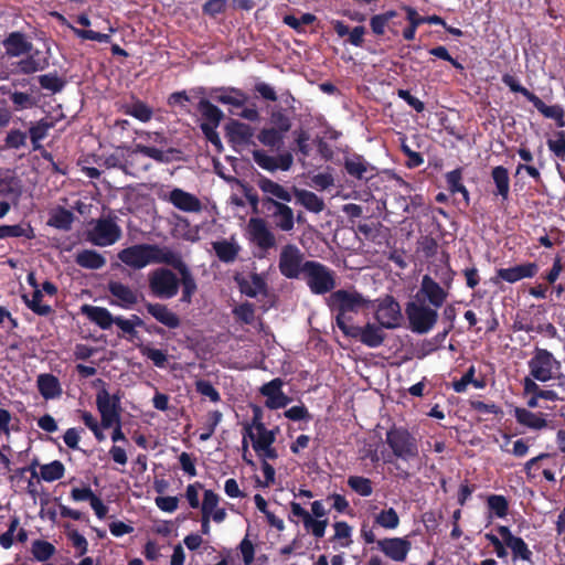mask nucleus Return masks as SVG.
Returning a JSON list of instances; mask_svg holds the SVG:
<instances>
[{"mask_svg":"<svg viewBox=\"0 0 565 565\" xmlns=\"http://www.w3.org/2000/svg\"><path fill=\"white\" fill-rule=\"evenodd\" d=\"M367 301L363 296L356 291H348L339 289L333 291L328 300V306L331 311H337L335 323L337 327L343 332L345 331L352 321V317L348 316V312H358L363 308Z\"/></svg>","mask_w":565,"mask_h":565,"instance_id":"1","label":"nucleus"},{"mask_svg":"<svg viewBox=\"0 0 565 565\" xmlns=\"http://www.w3.org/2000/svg\"><path fill=\"white\" fill-rule=\"evenodd\" d=\"M502 82L511 92L520 93L524 96L544 118L554 120L557 128L565 127V109L562 105H546L537 95L522 86L520 82L510 74H504Z\"/></svg>","mask_w":565,"mask_h":565,"instance_id":"2","label":"nucleus"},{"mask_svg":"<svg viewBox=\"0 0 565 565\" xmlns=\"http://www.w3.org/2000/svg\"><path fill=\"white\" fill-rule=\"evenodd\" d=\"M531 379L539 382L565 379L562 373V364L547 349L536 347L532 358L527 361Z\"/></svg>","mask_w":565,"mask_h":565,"instance_id":"3","label":"nucleus"},{"mask_svg":"<svg viewBox=\"0 0 565 565\" xmlns=\"http://www.w3.org/2000/svg\"><path fill=\"white\" fill-rule=\"evenodd\" d=\"M438 309L424 303L419 298H414L405 306V315L408 328L417 334H426L434 329L438 321Z\"/></svg>","mask_w":565,"mask_h":565,"instance_id":"4","label":"nucleus"},{"mask_svg":"<svg viewBox=\"0 0 565 565\" xmlns=\"http://www.w3.org/2000/svg\"><path fill=\"white\" fill-rule=\"evenodd\" d=\"M303 279L313 295L331 292L335 286V271L317 260H306Z\"/></svg>","mask_w":565,"mask_h":565,"instance_id":"5","label":"nucleus"},{"mask_svg":"<svg viewBox=\"0 0 565 565\" xmlns=\"http://www.w3.org/2000/svg\"><path fill=\"white\" fill-rule=\"evenodd\" d=\"M246 237L256 247L257 252L254 253V256L257 258L266 257L270 249L277 247L276 235L263 217H250L248 220Z\"/></svg>","mask_w":565,"mask_h":565,"instance_id":"6","label":"nucleus"},{"mask_svg":"<svg viewBox=\"0 0 565 565\" xmlns=\"http://www.w3.org/2000/svg\"><path fill=\"white\" fill-rule=\"evenodd\" d=\"M148 282L151 295L159 299L175 297L180 288L179 277L167 267H159L150 271Z\"/></svg>","mask_w":565,"mask_h":565,"instance_id":"7","label":"nucleus"},{"mask_svg":"<svg viewBox=\"0 0 565 565\" xmlns=\"http://www.w3.org/2000/svg\"><path fill=\"white\" fill-rule=\"evenodd\" d=\"M386 444L393 455L402 460L409 461L418 457L417 440L407 429L394 427L387 430Z\"/></svg>","mask_w":565,"mask_h":565,"instance_id":"8","label":"nucleus"},{"mask_svg":"<svg viewBox=\"0 0 565 565\" xmlns=\"http://www.w3.org/2000/svg\"><path fill=\"white\" fill-rule=\"evenodd\" d=\"M266 217L273 220L275 227L282 232H290L295 227V215L292 209L270 196L262 199V210Z\"/></svg>","mask_w":565,"mask_h":565,"instance_id":"9","label":"nucleus"},{"mask_svg":"<svg viewBox=\"0 0 565 565\" xmlns=\"http://www.w3.org/2000/svg\"><path fill=\"white\" fill-rule=\"evenodd\" d=\"M96 406L100 414V426L108 429L121 419V395L113 394L103 387L96 394Z\"/></svg>","mask_w":565,"mask_h":565,"instance_id":"10","label":"nucleus"},{"mask_svg":"<svg viewBox=\"0 0 565 565\" xmlns=\"http://www.w3.org/2000/svg\"><path fill=\"white\" fill-rule=\"evenodd\" d=\"M305 255L300 248L289 243L282 246L280 250L278 268L284 277L298 279L305 273Z\"/></svg>","mask_w":565,"mask_h":565,"instance_id":"11","label":"nucleus"},{"mask_svg":"<svg viewBox=\"0 0 565 565\" xmlns=\"http://www.w3.org/2000/svg\"><path fill=\"white\" fill-rule=\"evenodd\" d=\"M374 316L381 327L390 330L398 328L403 319L401 305L391 295L379 301Z\"/></svg>","mask_w":565,"mask_h":565,"instance_id":"12","label":"nucleus"},{"mask_svg":"<svg viewBox=\"0 0 565 565\" xmlns=\"http://www.w3.org/2000/svg\"><path fill=\"white\" fill-rule=\"evenodd\" d=\"M384 327L381 324H375L367 322L364 327L351 326L342 333L355 340H359L362 344L369 348H379L381 347L386 338L385 332L383 331Z\"/></svg>","mask_w":565,"mask_h":565,"instance_id":"13","label":"nucleus"},{"mask_svg":"<svg viewBox=\"0 0 565 565\" xmlns=\"http://www.w3.org/2000/svg\"><path fill=\"white\" fill-rule=\"evenodd\" d=\"M449 291L438 284L429 275H424L420 281V287L414 298H419L424 303H427L436 309L444 306Z\"/></svg>","mask_w":565,"mask_h":565,"instance_id":"14","label":"nucleus"},{"mask_svg":"<svg viewBox=\"0 0 565 565\" xmlns=\"http://www.w3.org/2000/svg\"><path fill=\"white\" fill-rule=\"evenodd\" d=\"M254 162L268 172L289 171L294 164V156L290 151H284L277 156L268 154L264 149H256L252 152Z\"/></svg>","mask_w":565,"mask_h":565,"instance_id":"15","label":"nucleus"},{"mask_svg":"<svg viewBox=\"0 0 565 565\" xmlns=\"http://www.w3.org/2000/svg\"><path fill=\"white\" fill-rule=\"evenodd\" d=\"M121 236V230L111 218H99L89 231L88 238L96 246H109Z\"/></svg>","mask_w":565,"mask_h":565,"instance_id":"16","label":"nucleus"},{"mask_svg":"<svg viewBox=\"0 0 565 565\" xmlns=\"http://www.w3.org/2000/svg\"><path fill=\"white\" fill-rule=\"evenodd\" d=\"M118 259L125 265L141 269L152 264V244H136L121 249L118 253Z\"/></svg>","mask_w":565,"mask_h":565,"instance_id":"17","label":"nucleus"},{"mask_svg":"<svg viewBox=\"0 0 565 565\" xmlns=\"http://www.w3.org/2000/svg\"><path fill=\"white\" fill-rule=\"evenodd\" d=\"M377 550L387 558L403 563L412 550V542L407 537H385L377 541Z\"/></svg>","mask_w":565,"mask_h":565,"instance_id":"18","label":"nucleus"},{"mask_svg":"<svg viewBox=\"0 0 565 565\" xmlns=\"http://www.w3.org/2000/svg\"><path fill=\"white\" fill-rule=\"evenodd\" d=\"M497 532L502 537L507 547L511 550L513 562L521 559L532 563L533 553L522 537L513 535L507 525H498Z\"/></svg>","mask_w":565,"mask_h":565,"instance_id":"19","label":"nucleus"},{"mask_svg":"<svg viewBox=\"0 0 565 565\" xmlns=\"http://www.w3.org/2000/svg\"><path fill=\"white\" fill-rule=\"evenodd\" d=\"M539 271L536 263L519 264L509 268H499L495 271V277L492 282L498 285L499 279L509 284H515L524 278H533Z\"/></svg>","mask_w":565,"mask_h":565,"instance_id":"20","label":"nucleus"},{"mask_svg":"<svg viewBox=\"0 0 565 565\" xmlns=\"http://www.w3.org/2000/svg\"><path fill=\"white\" fill-rule=\"evenodd\" d=\"M107 290L115 298V300L110 301L114 306L130 309L139 301V292L120 281H108Z\"/></svg>","mask_w":565,"mask_h":565,"instance_id":"21","label":"nucleus"},{"mask_svg":"<svg viewBox=\"0 0 565 565\" xmlns=\"http://www.w3.org/2000/svg\"><path fill=\"white\" fill-rule=\"evenodd\" d=\"M343 167L345 172L356 180L369 181L376 175V168L356 153L345 157Z\"/></svg>","mask_w":565,"mask_h":565,"instance_id":"22","label":"nucleus"},{"mask_svg":"<svg viewBox=\"0 0 565 565\" xmlns=\"http://www.w3.org/2000/svg\"><path fill=\"white\" fill-rule=\"evenodd\" d=\"M143 307L153 319L164 327L169 329H177L181 326L180 317L170 310L167 305L143 300Z\"/></svg>","mask_w":565,"mask_h":565,"instance_id":"23","label":"nucleus"},{"mask_svg":"<svg viewBox=\"0 0 565 565\" xmlns=\"http://www.w3.org/2000/svg\"><path fill=\"white\" fill-rule=\"evenodd\" d=\"M2 45L9 57H18L30 54L33 51V44L28 41L25 34L20 31L9 33L2 41Z\"/></svg>","mask_w":565,"mask_h":565,"instance_id":"24","label":"nucleus"},{"mask_svg":"<svg viewBox=\"0 0 565 565\" xmlns=\"http://www.w3.org/2000/svg\"><path fill=\"white\" fill-rule=\"evenodd\" d=\"M234 280L237 284L239 291L249 298H255L259 294H267V282L260 274L252 273L249 278L236 275Z\"/></svg>","mask_w":565,"mask_h":565,"instance_id":"25","label":"nucleus"},{"mask_svg":"<svg viewBox=\"0 0 565 565\" xmlns=\"http://www.w3.org/2000/svg\"><path fill=\"white\" fill-rule=\"evenodd\" d=\"M211 96L217 103L241 108L245 105L248 96L244 90L236 87H216L212 89Z\"/></svg>","mask_w":565,"mask_h":565,"instance_id":"26","label":"nucleus"},{"mask_svg":"<svg viewBox=\"0 0 565 565\" xmlns=\"http://www.w3.org/2000/svg\"><path fill=\"white\" fill-rule=\"evenodd\" d=\"M152 264H164L177 271L188 266L180 253L173 252L166 246L161 247L157 244H152Z\"/></svg>","mask_w":565,"mask_h":565,"instance_id":"27","label":"nucleus"},{"mask_svg":"<svg viewBox=\"0 0 565 565\" xmlns=\"http://www.w3.org/2000/svg\"><path fill=\"white\" fill-rule=\"evenodd\" d=\"M169 202L183 212H200L201 201L192 193L175 188L169 193Z\"/></svg>","mask_w":565,"mask_h":565,"instance_id":"28","label":"nucleus"},{"mask_svg":"<svg viewBox=\"0 0 565 565\" xmlns=\"http://www.w3.org/2000/svg\"><path fill=\"white\" fill-rule=\"evenodd\" d=\"M334 32L339 38L348 36L347 42L353 46L362 47L364 43V35L366 33L365 26L356 25L352 30H350L349 25H347L341 20H333L331 22Z\"/></svg>","mask_w":565,"mask_h":565,"instance_id":"29","label":"nucleus"},{"mask_svg":"<svg viewBox=\"0 0 565 565\" xmlns=\"http://www.w3.org/2000/svg\"><path fill=\"white\" fill-rule=\"evenodd\" d=\"M256 184L266 194L265 196L280 200L279 202H290L292 199L291 193L287 189L263 174L257 177Z\"/></svg>","mask_w":565,"mask_h":565,"instance_id":"30","label":"nucleus"},{"mask_svg":"<svg viewBox=\"0 0 565 565\" xmlns=\"http://www.w3.org/2000/svg\"><path fill=\"white\" fill-rule=\"evenodd\" d=\"M491 179L495 189L492 191L494 196L501 198L502 202L509 200L510 196V175L503 166H495L491 170Z\"/></svg>","mask_w":565,"mask_h":565,"instance_id":"31","label":"nucleus"},{"mask_svg":"<svg viewBox=\"0 0 565 565\" xmlns=\"http://www.w3.org/2000/svg\"><path fill=\"white\" fill-rule=\"evenodd\" d=\"M36 386L44 399H54L62 395L61 383L51 373L40 374L36 379Z\"/></svg>","mask_w":565,"mask_h":565,"instance_id":"32","label":"nucleus"},{"mask_svg":"<svg viewBox=\"0 0 565 565\" xmlns=\"http://www.w3.org/2000/svg\"><path fill=\"white\" fill-rule=\"evenodd\" d=\"M82 310L92 322L103 330H109L116 319V317H114L110 311L104 307L85 305Z\"/></svg>","mask_w":565,"mask_h":565,"instance_id":"33","label":"nucleus"},{"mask_svg":"<svg viewBox=\"0 0 565 565\" xmlns=\"http://www.w3.org/2000/svg\"><path fill=\"white\" fill-rule=\"evenodd\" d=\"M226 137L233 143L246 145L253 137V129L249 125L238 120H232L225 127Z\"/></svg>","mask_w":565,"mask_h":565,"instance_id":"34","label":"nucleus"},{"mask_svg":"<svg viewBox=\"0 0 565 565\" xmlns=\"http://www.w3.org/2000/svg\"><path fill=\"white\" fill-rule=\"evenodd\" d=\"M124 114L138 119L141 122H148L152 119L153 109L145 102L132 97L130 103L121 106Z\"/></svg>","mask_w":565,"mask_h":565,"instance_id":"35","label":"nucleus"},{"mask_svg":"<svg viewBox=\"0 0 565 565\" xmlns=\"http://www.w3.org/2000/svg\"><path fill=\"white\" fill-rule=\"evenodd\" d=\"M516 422L531 429H542L547 427V420L542 413H533L526 408L516 407L514 409Z\"/></svg>","mask_w":565,"mask_h":565,"instance_id":"36","label":"nucleus"},{"mask_svg":"<svg viewBox=\"0 0 565 565\" xmlns=\"http://www.w3.org/2000/svg\"><path fill=\"white\" fill-rule=\"evenodd\" d=\"M198 110L200 111L203 118L201 125L218 127L224 118L223 111L205 98H202L198 103Z\"/></svg>","mask_w":565,"mask_h":565,"instance_id":"37","label":"nucleus"},{"mask_svg":"<svg viewBox=\"0 0 565 565\" xmlns=\"http://www.w3.org/2000/svg\"><path fill=\"white\" fill-rule=\"evenodd\" d=\"M212 247L217 258L225 264L235 262L241 250L237 243L227 239L213 242Z\"/></svg>","mask_w":565,"mask_h":565,"instance_id":"38","label":"nucleus"},{"mask_svg":"<svg viewBox=\"0 0 565 565\" xmlns=\"http://www.w3.org/2000/svg\"><path fill=\"white\" fill-rule=\"evenodd\" d=\"M286 134L274 127H265L258 132L257 139L263 146L279 150L284 145Z\"/></svg>","mask_w":565,"mask_h":565,"instance_id":"39","label":"nucleus"},{"mask_svg":"<svg viewBox=\"0 0 565 565\" xmlns=\"http://www.w3.org/2000/svg\"><path fill=\"white\" fill-rule=\"evenodd\" d=\"M39 50L32 51L25 58L17 63L18 70L21 74L30 75L47 67L49 62L46 58H38Z\"/></svg>","mask_w":565,"mask_h":565,"instance_id":"40","label":"nucleus"},{"mask_svg":"<svg viewBox=\"0 0 565 565\" xmlns=\"http://www.w3.org/2000/svg\"><path fill=\"white\" fill-rule=\"evenodd\" d=\"M257 435L253 433V429L249 426L245 427L246 438H250L254 450H258L260 448H267L275 443L276 433L275 430H269L266 427L264 429H257Z\"/></svg>","mask_w":565,"mask_h":565,"instance_id":"41","label":"nucleus"},{"mask_svg":"<svg viewBox=\"0 0 565 565\" xmlns=\"http://www.w3.org/2000/svg\"><path fill=\"white\" fill-rule=\"evenodd\" d=\"M75 262L79 267L87 269H100L106 264V258L94 249L78 252Z\"/></svg>","mask_w":565,"mask_h":565,"instance_id":"42","label":"nucleus"},{"mask_svg":"<svg viewBox=\"0 0 565 565\" xmlns=\"http://www.w3.org/2000/svg\"><path fill=\"white\" fill-rule=\"evenodd\" d=\"M178 273L180 275V285L182 286L181 301L185 303H191L192 297L198 290L195 278L189 266L184 267Z\"/></svg>","mask_w":565,"mask_h":565,"instance_id":"43","label":"nucleus"},{"mask_svg":"<svg viewBox=\"0 0 565 565\" xmlns=\"http://www.w3.org/2000/svg\"><path fill=\"white\" fill-rule=\"evenodd\" d=\"M9 237L35 238L34 228L30 223H20L14 225H0V239Z\"/></svg>","mask_w":565,"mask_h":565,"instance_id":"44","label":"nucleus"},{"mask_svg":"<svg viewBox=\"0 0 565 565\" xmlns=\"http://www.w3.org/2000/svg\"><path fill=\"white\" fill-rule=\"evenodd\" d=\"M74 222V214L63 207L58 206L55 209L47 221V225L62 231H70Z\"/></svg>","mask_w":565,"mask_h":565,"instance_id":"45","label":"nucleus"},{"mask_svg":"<svg viewBox=\"0 0 565 565\" xmlns=\"http://www.w3.org/2000/svg\"><path fill=\"white\" fill-rule=\"evenodd\" d=\"M295 194L297 201L310 212L320 213L326 207L324 201L311 191L295 189Z\"/></svg>","mask_w":565,"mask_h":565,"instance_id":"46","label":"nucleus"},{"mask_svg":"<svg viewBox=\"0 0 565 565\" xmlns=\"http://www.w3.org/2000/svg\"><path fill=\"white\" fill-rule=\"evenodd\" d=\"M53 127V122L43 118L29 128V136L34 151L42 148L41 141L46 138L49 130Z\"/></svg>","mask_w":565,"mask_h":565,"instance_id":"47","label":"nucleus"},{"mask_svg":"<svg viewBox=\"0 0 565 565\" xmlns=\"http://www.w3.org/2000/svg\"><path fill=\"white\" fill-rule=\"evenodd\" d=\"M56 552L55 546L45 540H34L31 545V554L33 559L46 563Z\"/></svg>","mask_w":565,"mask_h":565,"instance_id":"48","label":"nucleus"},{"mask_svg":"<svg viewBox=\"0 0 565 565\" xmlns=\"http://www.w3.org/2000/svg\"><path fill=\"white\" fill-rule=\"evenodd\" d=\"M535 381L531 377H524L523 390L525 394L535 395V397L552 402L561 399L555 391L541 388Z\"/></svg>","mask_w":565,"mask_h":565,"instance_id":"49","label":"nucleus"},{"mask_svg":"<svg viewBox=\"0 0 565 565\" xmlns=\"http://www.w3.org/2000/svg\"><path fill=\"white\" fill-rule=\"evenodd\" d=\"M270 127L288 132L291 129V118L286 108L275 106L269 113Z\"/></svg>","mask_w":565,"mask_h":565,"instance_id":"50","label":"nucleus"},{"mask_svg":"<svg viewBox=\"0 0 565 565\" xmlns=\"http://www.w3.org/2000/svg\"><path fill=\"white\" fill-rule=\"evenodd\" d=\"M42 298L43 294L41 289L34 290L31 299H29L25 295L22 296V299L29 309H31L38 316L46 317L53 312V309L50 305H43Z\"/></svg>","mask_w":565,"mask_h":565,"instance_id":"51","label":"nucleus"},{"mask_svg":"<svg viewBox=\"0 0 565 565\" xmlns=\"http://www.w3.org/2000/svg\"><path fill=\"white\" fill-rule=\"evenodd\" d=\"M65 467L60 460H53L50 463L40 467L41 479L46 482H53L64 477Z\"/></svg>","mask_w":565,"mask_h":565,"instance_id":"52","label":"nucleus"},{"mask_svg":"<svg viewBox=\"0 0 565 565\" xmlns=\"http://www.w3.org/2000/svg\"><path fill=\"white\" fill-rule=\"evenodd\" d=\"M294 516L300 518L302 520L303 527L307 532H311L313 524L317 521V519L313 518L306 509H303L300 503L291 501L289 521L297 523Z\"/></svg>","mask_w":565,"mask_h":565,"instance_id":"53","label":"nucleus"},{"mask_svg":"<svg viewBox=\"0 0 565 565\" xmlns=\"http://www.w3.org/2000/svg\"><path fill=\"white\" fill-rule=\"evenodd\" d=\"M397 15V12L394 10H388L384 13L375 14L370 19V26L372 32L376 36H382L385 34V29L388 25V22Z\"/></svg>","mask_w":565,"mask_h":565,"instance_id":"54","label":"nucleus"},{"mask_svg":"<svg viewBox=\"0 0 565 565\" xmlns=\"http://www.w3.org/2000/svg\"><path fill=\"white\" fill-rule=\"evenodd\" d=\"M489 510L498 518L503 519L509 513V501L502 494H490L487 498Z\"/></svg>","mask_w":565,"mask_h":565,"instance_id":"55","label":"nucleus"},{"mask_svg":"<svg viewBox=\"0 0 565 565\" xmlns=\"http://www.w3.org/2000/svg\"><path fill=\"white\" fill-rule=\"evenodd\" d=\"M347 482L350 489L361 497H370L373 493V484L369 478L350 476Z\"/></svg>","mask_w":565,"mask_h":565,"instance_id":"56","label":"nucleus"},{"mask_svg":"<svg viewBox=\"0 0 565 565\" xmlns=\"http://www.w3.org/2000/svg\"><path fill=\"white\" fill-rule=\"evenodd\" d=\"M39 84L43 89L56 94L63 90L66 82L61 78L56 73H47L39 76Z\"/></svg>","mask_w":565,"mask_h":565,"instance_id":"57","label":"nucleus"},{"mask_svg":"<svg viewBox=\"0 0 565 565\" xmlns=\"http://www.w3.org/2000/svg\"><path fill=\"white\" fill-rule=\"evenodd\" d=\"M374 522L384 529L394 530L399 525V516L395 509L388 508L376 514Z\"/></svg>","mask_w":565,"mask_h":565,"instance_id":"58","label":"nucleus"},{"mask_svg":"<svg viewBox=\"0 0 565 565\" xmlns=\"http://www.w3.org/2000/svg\"><path fill=\"white\" fill-rule=\"evenodd\" d=\"M139 351L142 356H146L147 359L151 360L154 366L160 369L166 366L168 355L164 351L143 344L139 345Z\"/></svg>","mask_w":565,"mask_h":565,"instance_id":"59","label":"nucleus"},{"mask_svg":"<svg viewBox=\"0 0 565 565\" xmlns=\"http://www.w3.org/2000/svg\"><path fill=\"white\" fill-rule=\"evenodd\" d=\"M555 139L547 140L548 150L559 160H565V130L554 132Z\"/></svg>","mask_w":565,"mask_h":565,"instance_id":"60","label":"nucleus"},{"mask_svg":"<svg viewBox=\"0 0 565 565\" xmlns=\"http://www.w3.org/2000/svg\"><path fill=\"white\" fill-rule=\"evenodd\" d=\"M222 413L220 411H212L207 414L206 423L203 426V431L200 435V440H209L215 431L216 426L222 420Z\"/></svg>","mask_w":565,"mask_h":565,"instance_id":"61","label":"nucleus"},{"mask_svg":"<svg viewBox=\"0 0 565 565\" xmlns=\"http://www.w3.org/2000/svg\"><path fill=\"white\" fill-rule=\"evenodd\" d=\"M334 527V535L331 539V541H342L341 546L348 547L352 541H351V533L352 527L345 522V521H338L333 524Z\"/></svg>","mask_w":565,"mask_h":565,"instance_id":"62","label":"nucleus"},{"mask_svg":"<svg viewBox=\"0 0 565 565\" xmlns=\"http://www.w3.org/2000/svg\"><path fill=\"white\" fill-rule=\"evenodd\" d=\"M28 134L20 129H11L4 138V146L8 149H20L26 143Z\"/></svg>","mask_w":565,"mask_h":565,"instance_id":"63","label":"nucleus"},{"mask_svg":"<svg viewBox=\"0 0 565 565\" xmlns=\"http://www.w3.org/2000/svg\"><path fill=\"white\" fill-rule=\"evenodd\" d=\"M195 390L199 394L207 397L213 403H217L221 401V395L218 391L207 380H198L195 382Z\"/></svg>","mask_w":565,"mask_h":565,"instance_id":"64","label":"nucleus"}]
</instances>
